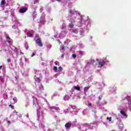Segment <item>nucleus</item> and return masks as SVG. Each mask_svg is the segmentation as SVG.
<instances>
[{
	"label": "nucleus",
	"instance_id": "nucleus-1",
	"mask_svg": "<svg viewBox=\"0 0 131 131\" xmlns=\"http://www.w3.org/2000/svg\"><path fill=\"white\" fill-rule=\"evenodd\" d=\"M35 73L37 75H35V81L36 82L38 83V85L36 86L37 92H38L39 94H40L42 93V91H43V88L42 85L40 83L41 80L39 78V72L36 71Z\"/></svg>",
	"mask_w": 131,
	"mask_h": 131
},
{
	"label": "nucleus",
	"instance_id": "nucleus-2",
	"mask_svg": "<svg viewBox=\"0 0 131 131\" xmlns=\"http://www.w3.org/2000/svg\"><path fill=\"white\" fill-rule=\"evenodd\" d=\"M33 104H35V105H36V106L38 107V108L37 109V115H38V117L39 118L41 117L42 118L43 114V107H42L41 106L40 104L39 103V101H38L37 100L36 98H35V99H34Z\"/></svg>",
	"mask_w": 131,
	"mask_h": 131
},
{
	"label": "nucleus",
	"instance_id": "nucleus-3",
	"mask_svg": "<svg viewBox=\"0 0 131 131\" xmlns=\"http://www.w3.org/2000/svg\"><path fill=\"white\" fill-rule=\"evenodd\" d=\"M78 129H81L82 131H87L89 129H93L92 124H84L81 127H78Z\"/></svg>",
	"mask_w": 131,
	"mask_h": 131
},
{
	"label": "nucleus",
	"instance_id": "nucleus-4",
	"mask_svg": "<svg viewBox=\"0 0 131 131\" xmlns=\"http://www.w3.org/2000/svg\"><path fill=\"white\" fill-rule=\"evenodd\" d=\"M70 13L71 14H72V16L70 18V21L71 22V23L69 24V27L70 28H72L74 27V25H73V24H72V23L74 22L75 19V17L74 16V15H73V14H74L75 12H74V11H73L72 10H71Z\"/></svg>",
	"mask_w": 131,
	"mask_h": 131
},
{
	"label": "nucleus",
	"instance_id": "nucleus-5",
	"mask_svg": "<svg viewBox=\"0 0 131 131\" xmlns=\"http://www.w3.org/2000/svg\"><path fill=\"white\" fill-rule=\"evenodd\" d=\"M85 52L83 51H77L76 54H73L72 57L73 58H76V56L77 57H82L83 55H84Z\"/></svg>",
	"mask_w": 131,
	"mask_h": 131
},
{
	"label": "nucleus",
	"instance_id": "nucleus-6",
	"mask_svg": "<svg viewBox=\"0 0 131 131\" xmlns=\"http://www.w3.org/2000/svg\"><path fill=\"white\" fill-rule=\"evenodd\" d=\"M125 99H126V100H127L128 107L129 111H131V97H130V96H125V97H123V98H122L123 100H125Z\"/></svg>",
	"mask_w": 131,
	"mask_h": 131
},
{
	"label": "nucleus",
	"instance_id": "nucleus-7",
	"mask_svg": "<svg viewBox=\"0 0 131 131\" xmlns=\"http://www.w3.org/2000/svg\"><path fill=\"white\" fill-rule=\"evenodd\" d=\"M106 62H108V61H107V60H103V59L99 60L98 62V67H102L104 66V65H105Z\"/></svg>",
	"mask_w": 131,
	"mask_h": 131
},
{
	"label": "nucleus",
	"instance_id": "nucleus-8",
	"mask_svg": "<svg viewBox=\"0 0 131 131\" xmlns=\"http://www.w3.org/2000/svg\"><path fill=\"white\" fill-rule=\"evenodd\" d=\"M49 108L51 112H57L58 111H60V108L58 106H49Z\"/></svg>",
	"mask_w": 131,
	"mask_h": 131
},
{
	"label": "nucleus",
	"instance_id": "nucleus-9",
	"mask_svg": "<svg viewBox=\"0 0 131 131\" xmlns=\"http://www.w3.org/2000/svg\"><path fill=\"white\" fill-rule=\"evenodd\" d=\"M120 113L121 115L122 118H123V119H126L127 118V115L125 114L124 110H121V111H120Z\"/></svg>",
	"mask_w": 131,
	"mask_h": 131
},
{
	"label": "nucleus",
	"instance_id": "nucleus-10",
	"mask_svg": "<svg viewBox=\"0 0 131 131\" xmlns=\"http://www.w3.org/2000/svg\"><path fill=\"white\" fill-rule=\"evenodd\" d=\"M25 32H27V37H32L33 35V31H27V29L25 30Z\"/></svg>",
	"mask_w": 131,
	"mask_h": 131
},
{
	"label": "nucleus",
	"instance_id": "nucleus-11",
	"mask_svg": "<svg viewBox=\"0 0 131 131\" xmlns=\"http://www.w3.org/2000/svg\"><path fill=\"white\" fill-rule=\"evenodd\" d=\"M36 42L38 45V46H40V47H42L43 45L41 41V38L40 37H38L36 39Z\"/></svg>",
	"mask_w": 131,
	"mask_h": 131
},
{
	"label": "nucleus",
	"instance_id": "nucleus-12",
	"mask_svg": "<svg viewBox=\"0 0 131 131\" xmlns=\"http://www.w3.org/2000/svg\"><path fill=\"white\" fill-rule=\"evenodd\" d=\"M66 31H65V30H63V31H62L61 33L59 35V37H64V36H66Z\"/></svg>",
	"mask_w": 131,
	"mask_h": 131
},
{
	"label": "nucleus",
	"instance_id": "nucleus-13",
	"mask_svg": "<svg viewBox=\"0 0 131 131\" xmlns=\"http://www.w3.org/2000/svg\"><path fill=\"white\" fill-rule=\"evenodd\" d=\"M28 9V7H22L19 10V12L21 13H24L25 12H26V11H27Z\"/></svg>",
	"mask_w": 131,
	"mask_h": 131
},
{
	"label": "nucleus",
	"instance_id": "nucleus-14",
	"mask_svg": "<svg viewBox=\"0 0 131 131\" xmlns=\"http://www.w3.org/2000/svg\"><path fill=\"white\" fill-rule=\"evenodd\" d=\"M117 88L116 87H115V86H113V87H110V91L111 93H114L116 91Z\"/></svg>",
	"mask_w": 131,
	"mask_h": 131
},
{
	"label": "nucleus",
	"instance_id": "nucleus-15",
	"mask_svg": "<svg viewBox=\"0 0 131 131\" xmlns=\"http://www.w3.org/2000/svg\"><path fill=\"white\" fill-rule=\"evenodd\" d=\"M74 90H76V91H80V87H79V86H73L72 90L74 91Z\"/></svg>",
	"mask_w": 131,
	"mask_h": 131
},
{
	"label": "nucleus",
	"instance_id": "nucleus-16",
	"mask_svg": "<svg viewBox=\"0 0 131 131\" xmlns=\"http://www.w3.org/2000/svg\"><path fill=\"white\" fill-rule=\"evenodd\" d=\"M94 62V60H91V61H89L85 69H86V68L89 66L90 64H93Z\"/></svg>",
	"mask_w": 131,
	"mask_h": 131
},
{
	"label": "nucleus",
	"instance_id": "nucleus-17",
	"mask_svg": "<svg viewBox=\"0 0 131 131\" xmlns=\"http://www.w3.org/2000/svg\"><path fill=\"white\" fill-rule=\"evenodd\" d=\"M76 48V46H73V47H72L70 50L71 52H72V53H75Z\"/></svg>",
	"mask_w": 131,
	"mask_h": 131
},
{
	"label": "nucleus",
	"instance_id": "nucleus-18",
	"mask_svg": "<svg viewBox=\"0 0 131 131\" xmlns=\"http://www.w3.org/2000/svg\"><path fill=\"white\" fill-rule=\"evenodd\" d=\"M17 101V98L15 97H13V98H11V103H15Z\"/></svg>",
	"mask_w": 131,
	"mask_h": 131
},
{
	"label": "nucleus",
	"instance_id": "nucleus-19",
	"mask_svg": "<svg viewBox=\"0 0 131 131\" xmlns=\"http://www.w3.org/2000/svg\"><path fill=\"white\" fill-rule=\"evenodd\" d=\"M64 47L63 45H61V46H60V52H61V53H63V52H64Z\"/></svg>",
	"mask_w": 131,
	"mask_h": 131
},
{
	"label": "nucleus",
	"instance_id": "nucleus-20",
	"mask_svg": "<svg viewBox=\"0 0 131 131\" xmlns=\"http://www.w3.org/2000/svg\"><path fill=\"white\" fill-rule=\"evenodd\" d=\"M71 126H72V124H70V123H67L65 125V127L66 128V129H69V128H70Z\"/></svg>",
	"mask_w": 131,
	"mask_h": 131
},
{
	"label": "nucleus",
	"instance_id": "nucleus-21",
	"mask_svg": "<svg viewBox=\"0 0 131 131\" xmlns=\"http://www.w3.org/2000/svg\"><path fill=\"white\" fill-rule=\"evenodd\" d=\"M5 4H6L5 0H2L1 3V7H4Z\"/></svg>",
	"mask_w": 131,
	"mask_h": 131
},
{
	"label": "nucleus",
	"instance_id": "nucleus-22",
	"mask_svg": "<svg viewBox=\"0 0 131 131\" xmlns=\"http://www.w3.org/2000/svg\"><path fill=\"white\" fill-rule=\"evenodd\" d=\"M78 46L80 49H83V48H84V47L83 43H82V42H79Z\"/></svg>",
	"mask_w": 131,
	"mask_h": 131
},
{
	"label": "nucleus",
	"instance_id": "nucleus-23",
	"mask_svg": "<svg viewBox=\"0 0 131 131\" xmlns=\"http://www.w3.org/2000/svg\"><path fill=\"white\" fill-rule=\"evenodd\" d=\"M70 96L69 95H65L63 97L64 100H69L70 99Z\"/></svg>",
	"mask_w": 131,
	"mask_h": 131
},
{
	"label": "nucleus",
	"instance_id": "nucleus-24",
	"mask_svg": "<svg viewBox=\"0 0 131 131\" xmlns=\"http://www.w3.org/2000/svg\"><path fill=\"white\" fill-rule=\"evenodd\" d=\"M118 128L122 130L123 129V124H119L118 126Z\"/></svg>",
	"mask_w": 131,
	"mask_h": 131
},
{
	"label": "nucleus",
	"instance_id": "nucleus-25",
	"mask_svg": "<svg viewBox=\"0 0 131 131\" xmlns=\"http://www.w3.org/2000/svg\"><path fill=\"white\" fill-rule=\"evenodd\" d=\"M62 70H63V68L61 66L58 67V72L59 73H60V72H61Z\"/></svg>",
	"mask_w": 131,
	"mask_h": 131
},
{
	"label": "nucleus",
	"instance_id": "nucleus-26",
	"mask_svg": "<svg viewBox=\"0 0 131 131\" xmlns=\"http://www.w3.org/2000/svg\"><path fill=\"white\" fill-rule=\"evenodd\" d=\"M10 48L12 49V50H16L15 47H14V46H13L12 44L10 45Z\"/></svg>",
	"mask_w": 131,
	"mask_h": 131
},
{
	"label": "nucleus",
	"instance_id": "nucleus-27",
	"mask_svg": "<svg viewBox=\"0 0 131 131\" xmlns=\"http://www.w3.org/2000/svg\"><path fill=\"white\" fill-rule=\"evenodd\" d=\"M70 39H66V40H64V43H66V45H69V42H70Z\"/></svg>",
	"mask_w": 131,
	"mask_h": 131
},
{
	"label": "nucleus",
	"instance_id": "nucleus-28",
	"mask_svg": "<svg viewBox=\"0 0 131 131\" xmlns=\"http://www.w3.org/2000/svg\"><path fill=\"white\" fill-rule=\"evenodd\" d=\"M85 23H87V26H90V25L91 24L90 19H87V20H86Z\"/></svg>",
	"mask_w": 131,
	"mask_h": 131
},
{
	"label": "nucleus",
	"instance_id": "nucleus-29",
	"mask_svg": "<svg viewBox=\"0 0 131 131\" xmlns=\"http://www.w3.org/2000/svg\"><path fill=\"white\" fill-rule=\"evenodd\" d=\"M70 31L74 32V33H77V32H78V30H76V29H75V30H70Z\"/></svg>",
	"mask_w": 131,
	"mask_h": 131
},
{
	"label": "nucleus",
	"instance_id": "nucleus-30",
	"mask_svg": "<svg viewBox=\"0 0 131 131\" xmlns=\"http://www.w3.org/2000/svg\"><path fill=\"white\" fill-rule=\"evenodd\" d=\"M89 89V87H84V88L83 89L84 92V93L86 92V91H88Z\"/></svg>",
	"mask_w": 131,
	"mask_h": 131
},
{
	"label": "nucleus",
	"instance_id": "nucleus-31",
	"mask_svg": "<svg viewBox=\"0 0 131 131\" xmlns=\"http://www.w3.org/2000/svg\"><path fill=\"white\" fill-rule=\"evenodd\" d=\"M61 28L62 29H66V24H62V26L61 27Z\"/></svg>",
	"mask_w": 131,
	"mask_h": 131
},
{
	"label": "nucleus",
	"instance_id": "nucleus-32",
	"mask_svg": "<svg viewBox=\"0 0 131 131\" xmlns=\"http://www.w3.org/2000/svg\"><path fill=\"white\" fill-rule=\"evenodd\" d=\"M25 48H26V50H28V49L29 48L28 43H26L25 44Z\"/></svg>",
	"mask_w": 131,
	"mask_h": 131
},
{
	"label": "nucleus",
	"instance_id": "nucleus-33",
	"mask_svg": "<svg viewBox=\"0 0 131 131\" xmlns=\"http://www.w3.org/2000/svg\"><path fill=\"white\" fill-rule=\"evenodd\" d=\"M53 70L55 72H57L58 71L57 67H56V66L54 67Z\"/></svg>",
	"mask_w": 131,
	"mask_h": 131
},
{
	"label": "nucleus",
	"instance_id": "nucleus-34",
	"mask_svg": "<svg viewBox=\"0 0 131 131\" xmlns=\"http://www.w3.org/2000/svg\"><path fill=\"white\" fill-rule=\"evenodd\" d=\"M106 120L107 121H108V122H111V121H112V117H107V118H106Z\"/></svg>",
	"mask_w": 131,
	"mask_h": 131
},
{
	"label": "nucleus",
	"instance_id": "nucleus-35",
	"mask_svg": "<svg viewBox=\"0 0 131 131\" xmlns=\"http://www.w3.org/2000/svg\"><path fill=\"white\" fill-rule=\"evenodd\" d=\"M51 48H52V45H50V44L47 45V49L50 50V49H51Z\"/></svg>",
	"mask_w": 131,
	"mask_h": 131
},
{
	"label": "nucleus",
	"instance_id": "nucleus-36",
	"mask_svg": "<svg viewBox=\"0 0 131 131\" xmlns=\"http://www.w3.org/2000/svg\"><path fill=\"white\" fill-rule=\"evenodd\" d=\"M84 31L83 29H81V30H80V34H83Z\"/></svg>",
	"mask_w": 131,
	"mask_h": 131
},
{
	"label": "nucleus",
	"instance_id": "nucleus-37",
	"mask_svg": "<svg viewBox=\"0 0 131 131\" xmlns=\"http://www.w3.org/2000/svg\"><path fill=\"white\" fill-rule=\"evenodd\" d=\"M36 51L34 52L32 54L31 57H34V56H35V55H36Z\"/></svg>",
	"mask_w": 131,
	"mask_h": 131
},
{
	"label": "nucleus",
	"instance_id": "nucleus-38",
	"mask_svg": "<svg viewBox=\"0 0 131 131\" xmlns=\"http://www.w3.org/2000/svg\"><path fill=\"white\" fill-rule=\"evenodd\" d=\"M55 65L59 66V62H58V61H56L55 62Z\"/></svg>",
	"mask_w": 131,
	"mask_h": 131
},
{
	"label": "nucleus",
	"instance_id": "nucleus-39",
	"mask_svg": "<svg viewBox=\"0 0 131 131\" xmlns=\"http://www.w3.org/2000/svg\"><path fill=\"white\" fill-rule=\"evenodd\" d=\"M0 81H1V82H4V78H3V77H0Z\"/></svg>",
	"mask_w": 131,
	"mask_h": 131
},
{
	"label": "nucleus",
	"instance_id": "nucleus-40",
	"mask_svg": "<svg viewBox=\"0 0 131 131\" xmlns=\"http://www.w3.org/2000/svg\"><path fill=\"white\" fill-rule=\"evenodd\" d=\"M39 0H34V4H36L37 3H38Z\"/></svg>",
	"mask_w": 131,
	"mask_h": 131
},
{
	"label": "nucleus",
	"instance_id": "nucleus-41",
	"mask_svg": "<svg viewBox=\"0 0 131 131\" xmlns=\"http://www.w3.org/2000/svg\"><path fill=\"white\" fill-rule=\"evenodd\" d=\"M36 14H37V12H36V11L35 10V11H34V12H33V15H34V16H35L36 15Z\"/></svg>",
	"mask_w": 131,
	"mask_h": 131
},
{
	"label": "nucleus",
	"instance_id": "nucleus-42",
	"mask_svg": "<svg viewBox=\"0 0 131 131\" xmlns=\"http://www.w3.org/2000/svg\"><path fill=\"white\" fill-rule=\"evenodd\" d=\"M19 90H20V87H19V86H18V87H17V88H16V89H15V91H19Z\"/></svg>",
	"mask_w": 131,
	"mask_h": 131
},
{
	"label": "nucleus",
	"instance_id": "nucleus-43",
	"mask_svg": "<svg viewBox=\"0 0 131 131\" xmlns=\"http://www.w3.org/2000/svg\"><path fill=\"white\" fill-rule=\"evenodd\" d=\"M41 127L42 128L45 127L44 124H43V123H41Z\"/></svg>",
	"mask_w": 131,
	"mask_h": 131
},
{
	"label": "nucleus",
	"instance_id": "nucleus-44",
	"mask_svg": "<svg viewBox=\"0 0 131 131\" xmlns=\"http://www.w3.org/2000/svg\"><path fill=\"white\" fill-rule=\"evenodd\" d=\"M69 112V110L67 109V110H64V112L65 114H67V113H68Z\"/></svg>",
	"mask_w": 131,
	"mask_h": 131
},
{
	"label": "nucleus",
	"instance_id": "nucleus-45",
	"mask_svg": "<svg viewBox=\"0 0 131 131\" xmlns=\"http://www.w3.org/2000/svg\"><path fill=\"white\" fill-rule=\"evenodd\" d=\"M7 62H8V63H10V62H11V59H8Z\"/></svg>",
	"mask_w": 131,
	"mask_h": 131
},
{
	"label": "nucleus",
	"instance_id": "nucleus-46",
	"mask_svg": "<svg viewBox=\"0 0 131 131\" xmlns=\"http://www.w3.org/2000/svg\"><path fill=\"white\" fill-rule=\"evenodd\" d=\"M75 13H76V14H78V15H80V13H79V12H78V11H75Z\"/></svg>",
	"mask_w": 131,
	"mask_h": 131
},
{
	"label": "nucleus",
	"instance_id": "nucleus-47",
	"mask_svg": "<svg viewBox=\"0 0 131 131\" xmlns=\"http://www.w3.org/2000/svg\"><path fill=\"white\" fill-rule=\"evenodd\" d=\"M6 38H7V39H10V36H9L8 35H7V36H6Z\"/></svg>",
	"mask_w": 131,
	"mask_h": 131
},
{
	"label": "nucleus",
	"instance_id": "nucleus-48",
	"mask_svg": "<svg viewBox=\"0 0 131 131\" xmlns=\"http://www.w3.org/2000/svg\"><path fill=\"white\" fill-rule=\"evenodd\" d=\"M61 58H64V54H62L61 55Z\"/></svg>",
	"mask_w": 131,
	"mask_h": 131
},
{
	"label": "nucleus",
	"instance_id": "nucleus-49",
	"mask_svg": "<svg viewBox=\"0 0 131 131\" xmlns=\"http://www.w3.org/2000/svg\"><path fill=\"white\" fill-rule=\"evenodd\" d=\"M104 104H107V101H106V100H104Z\"/></svg>",
	"mask_w": 131,
	"mask_h": 131
},
{
	"label": "nucleus",
	"instance_id": "nucleus-50",
	"mask_svg": "<svg viewBox=\"0 0 131 131\" xmlns=\"http://www.w3.org/2000/svg\"><path fill=\"white\" fill-rule=\"evenodd\" d=\"M88 106H92V103H88Z\"/></svg>",
	"mask_w": 131,
	"mask_h": 131
},
{
	"label": "nucleus",
	"instance_id": "nucleus-51",
	"mask_svg": "<svg viewBox=\"0 0 131 131\" xmlns=\"http://www.w3.org/2000/svg\"><path fill=\"white\" fill-rule=\"evenodd\" d=\"M10 106H11L12 108H14L12 104H10Z\"/></svg>",
	"mask_w": 131,
	"mask_h": 131
},
{
	"label": "nucleus",
	"instance_id": "nucleus-52",
	"mask_svg": "<svg viewBox=\"0 0 131 131\" xmlns=\"http://www.w3.org/2000/svg\"><path fill=\"white\" fill-rule=\"evenodd\" d=\"M44 16H45V14H42L41 15V17H44Z\"/></svg>",
	"mask_w": 131,
	"mask_h": 131
},
{
	"label": "nucleus",
	"instance_id": "nucleus-53",
	"mask_svg": "<svg viewBox=\"0 0 131 131\" xmlns=\"http://www.w3.org/2000/svg\"><path fill=\"white\" fill-rule=\"evenodd\" d=\"M7 123L8 124H11V122L10 121H7Z\"/></svg>",
	"mask_w": 131,
	"mask_h": 131
},
{
	"label": "nucleus",
	"instance_id": "nucleus-54",
	"mask_svg": "<svg viewBox=\"0 0 131 131\" xmlns=\"http://www.w3.org/2000/svg\"><path fill=\"white\" fill-rule=\"evenodd\" d=\"M24 60H25V61L26 62H27V59H26V58H24Z\"/></svg>",
	"mask_w": 131,
	"mask_h": 131
},
{
	"label": "nucleus",
	"instance_id": "nucleus-55",
	"mask_svg": "<svg viewBox=\"0 0 131 131\" xmlns=\"http://www.w3.org/2000/svg\"><path fill=\"white\" fill-rule=\"evenodd\" d=\"M17 32H18V34H20V33L21 32H20V31H18Z\"/></svg>",
	"mask_w": 131,
	"mask_h": 131
},
{
	"label": "nucleus",
	"instance_id": "nucleus-56",
	"mask_svg": "<svg viewBox=\"0 0 131 131\" xmlns=\"http://www.w3.org/2000/svg\"><path fill=\"white\" fill-rule=\"evenodd\" d=\"M56 1H58V2H61V0H56Z\"/></svg>",
	"mask_w": 131,
	"mask_h": 131
},
{
	"label": "nucleus",
	"instance_id": "nucleus-57",
	"mask_svg": "<svg viewBox=\"0 0 131 131\" xmlns=\"http://www.w3.org/2000/svg\"><path fill=\"white\" fill-rule=\"evenodd\" d=\"M40 12H42V9H40Z\"/></svg>",
	"mask_w": 131,
	"mask_h": 131
},
{
	"label": "nucleus",
	"instance_id": "nucleus-58",
	"mask_svg": "<svg viewBox=\"0 0 131 131\" xmlns=\"http://www.w3.org/2000/svg\"><path fill=\"white\" fill-rule=\"evenodd\" d=\"M2 68H3V66H0V70L2 69Z\"/></svg>",
	"mask_w": 131,
	"mask_h": 131
},
{
	"label": "nucleus",
	"instance_id": "nucleus-59",
	"mask_svg": "<svg viewBox=\"0 0 131 131\" xmlns=\"http://www.w3.org/2000/svg\"><path fill=\"white\" fill-rule=\"evenodd\" d=\"M83 21V17H82V18H81V21Z\"/></svg>",
	"mask_w": 131,
	"mask_h": 131
},
{
	"label": "nucleus",
	"instance_id": "nucleus-60",
	"mask_svg": "<svg viewBox=\"0 0 131 131\" xmlns=\"http://www.w3.org/2000/svg\"><path fill=\"white\" fill-rule=\"evenodd\" d=\"M7 41H8V42H9V43L11 42V40H7Z\"/></svg>",
	"mask_w": 131,
	"mask_h": 131
},
{
	"label": "nucleus",
	"instance_id": "nucleus-61",
	"mask_svg": "<svg viewBox=\"0 0 131 131\" xmlns=\"http://www.w3.org/2000/svg\"><path fill=\"white\" fill-rule=\"evenodd\" d=\"M21 90H24V87H22Z\"/></svg>",
	"mask_w": 131,
	"mask_h": 131
},
{
	"label": "nucleus",
	"instance_id": "nucleus-62",
	"mask_svg": "<svg viewBox=\"0 0 131 131\" xmlns=\"http://www.w3.org/2000/svg\"><path fill=\"white\" fill-rule=\"evenodd\" d=\"M73 108H75V106H72Z\"/></svg>",
	"mask_w": 131,
	"mask_h": 131
},
{
	"label": "nucleus",
	"instance_id": "nucleus-63",
	"mask_svg": "<svg viewBox=\"0 0 131 131\" xmlns=\"http://www.w3.org/2000/svg\"><path fill=\"white\" fill-rule=\"evenodd\" d=\"M96 60H97V61H98V59H96Z\"/></svg>",
	"mask_w": 131,
	"mask_h": 131
},
{
	"label": "nucleus",
	"instance_id": "nucleus-64",
	"mask_svg": "<svg viewBox=\"0 0 131 131\" xmlns=\"http://www.w3.org/2000/svg\"><path fill=\"white\" fill-rule=\"evenodd\" d=\"M125 131H127L126 129H125Z\"/></svg>",
	"mask_w": 131,
	"mask_h": 131
}]
</instances>
